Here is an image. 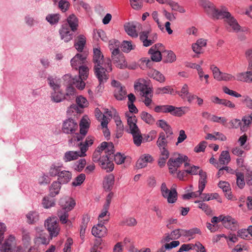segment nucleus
<instances>
[{"label": "nucleus", "instance_id": "f257e3e1", "mask_svg": "<svg viewBox=\"0 0 252 252\" xmlns=\"http://www.w3.org/2000/svg\"><path fill=\"white\" fill-rule=\"evenodd\" d=\"M45 227L48 231L49 236L45 234H40L39 236L36 237L34 243L38 246L49 244L50 240L53 237H57L59 234L60 228L56 218H48L45 221Z\"/></svg>", "mask_w": 252, "mask_h": 252}, {"label": "nucleus", "instance_id": "f03ea898", "mask_svg": "<svg viewBox=\"0 0 252 252\" xmlns=\"http://www.w3.org/2000/svg\"><path fill=\"white\" fill-rule=\"evenodd\" d=\"M157 113H167L176 117H181L189 111L188 107H176L171 105H157L154 108Z\"/></svg>", "mask_w": 252, "mask_h": 252}, {"label": "nucleus", "instance_id": "7ed1b4c3", "mask_svg": "<svg viewBox=\"0 0 252 252\" xmlns=\"http://www.w3.org/2000/svg\"><path fill=\"white\" fill-rule=\"evenodd\" d=\"M94 72L95 76L99 81L100 88L101 85L107 82L109 77V73L111 72L112 68H105L100 64H95L94 67Z\"/></svg>", "mask_w": 252, "mask_h": 252}, {"label": "nucleus", "instance_id": "20e7f679", "mask_svg": "<svg viewBox=\"0 0 252 252\" xmlns=\"http://www.w3.org/2000/svg\"><path fill=\"white\" fill-rule=\"evenodd\" d=\"M200 5L205 9L208 15L214 19H219L220 14L222 11V6L220 10L217 9L214 4L207 0H200Z\"/></svg>", "mask_w": 252, "mask_h": 252}, {"label": "nucleus", "instance_id": "39448f33", "mask_svg": "<svg viewBox=\"0 0 252 252\" xmlns=\"http://www.w3.org/2000/svg\"><path fill=\"white\" fill-rule=\"evenodd\" d=\"M139 35L144 47L152 45L158 40V34L156 32H152L151 29L140 32Z\"/></svg>", "mask_w": 252, "mask_h": 252}, {"label": "nucleus", "instance_id": "423d86ee", "mask_svg": "<svg viewBox=\"0 0 252 252\" xmlns=\"http://www.w3.org/2000/svg\"><path fill=\"white\" fill-rule=\"evenodd\" d=\"M220 19H226V21L231 28L233 31L234 32H238L241 30V26L239 25L237 20L232 16L231 14L227 11L225 7H222V11L220 14Z\"/></svg>", "mask_w": 252, "mask_h": 252}, {"label": "nucleus", "instance_id": "0eeeda50", "mask_svg": "<svg viewBox=\"0 0 252 252\" xmlns=\"http://www.w3.org/2000/svg\"><path fill=\"white\" fill-rule=\"evenodd\" d=\"M162 196L167 199L168 203L176 202L178 198V193L175 188H172L169 190L165 183H162L160 188Z\"/></svg>", "mask_w": 252, "mask_h": 252}, {"label": "nucleus", "instance_id": "6e6552de", "mask_svg": "<svg viewBox=\"0 0 252 252\" xmlns=\"http://www.w3.org/2000/svg\"><path fill=\"white\" fill-rule=\"evenodd\" d=\"M78 124L76 121L72 118H68L63 123L62 131L67 134H73L78 129Z\"/></svg>", "mask_w": 252, "mask_h": 252}, {"label": "nucleus", "instance_id": "1a4fd4ad", "mask_svg": "<svg viewBox=\"0 0 252 252\" xmlns=\"http://www.w3.org/2000/svg\"><path fill=\"white\" fill-rule=\"evenodd\" d=\"M111 53L113 62L118 68L124 69L127 67L126 62L124 54L120 52V50L115 49Z\"/></svg>", "mask_w": 252, "mask_h": 252}, {"label": "nucleus", "instance_id": "9d476101", "mask_svg": "<svg viewBox=\"0 0 252 252\" xmlns=\"http://www.w3.org/2000/svg\"><path fill=\"white\" fill-rule=\"evenodd\" d=\"M125 117L126 118L127 123L129 126V129L126 130L128 133L133 134L140 131L137 125V119L136 117L129 113L126 112L125 113Z\"/></svg>", "mask_w": 252, "mask_h": 252}, {"label": "nucleus", "instance_id": "9b49d317", "mask_svg": "<svg viewBox=\"0 0 252 252\" xmlns=\"http://www.w3.org/2000/svg\"><path fill=\"white\" fill-rule=\"evenodd\" d=\"M108 221V219L101 220L100 223L93 227L92 233L95 237L99 238L105 236L107 234V229L104 224Z\"/></svg>", "mask_w": 252, "mask_h": 252}, {"label": "nucleus", "instance_id": "f8f14e48", "mask_svg": "<svg viewBox=\"0 0 252 252\" xmlns=\"http://www.w3.org/2000/svg\"><path fill=\"white\" fill-rule=\"evenodd\" d=\"M68 26L66 24H63L59 31L61 39L65 42H68L74 37V32H72Z\"/></svg>", "mask_w": 252, "mask_h": 252}, {"label": "nucleus", "instance_id": "ddd939ff", "mask_svg": "<svg viewBox=\"0 0 252 252\" xmlns=\"http://www.w3.org/2000/svg\"><path fill=\"white\" fill-rule=\"evenodd\" d=\"M59 204L61 207V210L69 212L74 208L76 202L72 198L65 196L60 199Z\"/></svg>", "mask_w": 252, "mask_h": 252}, {"label": "nucleus", "instance_id": "4468645a", "mask_svg": "<svg viewBox=\"0 0 252 252\" xmlns=\"http://www.w3.org/2000/svg\"><path fill=\"white\" fill-rule=\"evenodd\" d=\"M87 56L85 53H77L70 61L72 68L77 70L78 68L82 66L86 62Z\"/></svg>", "mask_w": 252, "mask_h": 252}, {"label": "nucleus", "instance_id": "2eb2a0df", "mask_svg": "<svg viewBox=\"0 0 252 252\" xmlns=\"http://www.w3.org/2000/svg\"><path fill=\"white\" fill-rule=\"evenodd\" d=\"M134 87L135 90H139L140 91L141 95L144 97H153L152 88L148 87L146 85L140 82H137L134 84Z\"/></svg>", "mask_w": 252, "mask_h": 252}, {"label": "nucleus", "instance_id": "dca6fc26", "mask_svg": "<svg viewBox=\"0 0 252 252\" xmlns=\"http://www.w3.org/2000/svg\"><path fill=\"white\" fill-rule=\"evenodd\" d=\"M111 159V158L107 157V156H102L101 160L99 162L101 168L105 170L107 172L112 171L114 168V164Z\"/></svg>", "mask_w": 252, "mask_h": 252}, {"label": "nucleus", "instance_id": "f3484780", "mask_svg": "<svg viewBox=\"0 0 252 252\" xmlns=\"http://www.w3.org/2000/svg\"><path fill=\"white\" fill-rule=\"evenodd\" d=\"M188 159V157L187 156L179 154V157L177 158H170L167 162V165L173 166L177 169L183 162H186Z\"/></svg>", "mask_w": 252, "mask_h": 252}, {"label": "nucleus", "instance_id": "a211bd4d", "mask_svg": "<svg viewBox=\"0 0 252 252\" xmlns=\"http://www.w3.org/2000/svg\"><path fill=\"white\" fill-rule=\"evenodd\" d=\"M94 140V137L92 136H88L86 138L84 142H80L79 145L80 146L81 156H86V152L88 148L91 146Z\"/></svg>", "mask_w": 252, "mask_h": 252}, {"label": "nucleus", "instance_id": "6ab92c4d", "mask_svg": "<svg viewBox=\"0 0 252 252\" xmlns=\"http://www.w3.org/2000/svg\"><path fill=\"white\" fill-rule=\"evenodd\" d=\"M222 225L227 229L231 230H235L238 225L237 221L230 216H226L224 217L223 220Z\"/></svg>", "mask_w": 252, "mask_h": 252}, {"label": "nucleus", "instance_id": "aec40b11", "mask_svg": "<svg viewBox=\"0 0 252 252\" xmlns=\"http://www.w3.org/2000/svg\"><path fill=\"white\" fill-rule=\"evenodd\" d=\"M154 160L153 158L149 154H145L140 157L136 162V167L140 169L146 167L148 163H151Z\"/></svg>", "mask_w": 252, "mask_h": 252}, {"label": "nucleus", "instance_id": "412c9836", "mask_svg": "<svg viewBox=\"0 0 252 252\" xmlns=\"http://www.w3.org/2000/svg\"><path fill=\"white\" fill-rule=\"evenodd\" d=\"M66 21L67 23L64 24L68 25V28H70L72 32H75L79 26L77 17L74 14H72L67 17Z\"/></svg>", "mask_w": 252, "mask_h": 252}, {"label": "nucleus", "instance_id": "4be33fe9", "mask_svg": "<svg viewBox=\"0 0 252 252\" xmlns=\"http://www.w3.org/2000/svg\"><path fill=\"white\" fill-rule=\"evenodd\" d=\"M86 44V38L83 34H80L77 37L74 42V46L79 52H82Z\"/></svg>", "mask_w": 252, "mask_h": 252}, {"label": "nucleus", "instance_id": "5701e85b", "mask_svg": "<svg viewBox=\"0 0 252 252\" xmlns=\"http://www.w3.org/2000/svg\"><path fill=\"white\" fill-rule=\"evenodd\" d=\"M51 100L56 103H59L65 100L64 94L60 88L57 90H53L51 93Z\"/></svg>", "mask_w": 252, "mask_h": 252}, {"label": "nucleus", "instance_id": "b1692460", "mask_svg": "<svg viewBox=\"0 0 252 252\" xmlns=\"http://www.w3.org/2000/svg\"><path fill=\"white\" fill-rule=\"evenodd\" d=\"M236 80L238 81L252 83V71H247L238 73L236 75Z\"/></svg>", "mask_w": 252, "mask_h": 252}, {"label": "nucleus", "instance_id": "393cba45", "mask_svg": "<svg viewBox=\"0 0 252 252\" xmlns=\"http://www.w3.org/2000/svg\"><path fill=\"white\" fill-rule=\"evenodd\" d=\"M26 217L27 222L29 224H36L39 220V214L35 211H30L26 215Z\"/></svg>", "mask_w": 252, "mask_h": 252}, {"label": "nucleus", "instance_id": "a878e982", "mask_svg": "<svg viewBox=\"0 0 252 252\" xmlns=\"http://www.w3.org/2000/svg\"><path fill=\"white\" fill-rule=\"evenodd\" d=\"M115 177L113 174H110L104 178L103 185L105 191H110L112 189L114 184Z\"/></svg>", "mask_w": 252, "mask_h": 252}, {"label": "nucleus", "instance_id": "bb28decb", "mask_svg": "<svg viewBox=\"0 0 252 252\" xmlns=\"http://www.w3.org/2000/svg\"><path fill=\"white\" fill-rule=\"evenodd\" d=\"M72 174L69 171H62L58 176V180L62 184H65L68 183L71 179Z\"/></svg>", "mask_w": 252, "mask_h": 252}, {"label": "nucleus", "instance_id": "cd10ccee", "mask_svg": "<svg viewBox=\"0 0 252 252\" xmlns=\"http://www.w3.org/2000/svg\"><path fill=\"white\" fill-rule=\"evenodd\" d=\"M15 240V237L10 235L8 239H6L4 243L0 247V251L1 252H13L12 249V242Z\"/></svg>", "mask_w": 252, "mask_h": 252}, {"label": "nucleus", "instance_id": "c85d7f7f", "mask_svg": "<svg viewBox=\"0 0 252 252\" xmlns=\"http://www.w3.org/2000/svg\"><path fill=\"white\" fill-rule=\"evenodd\" d=\"M79 157H83L81 156V154H79V152L69 151L64 153V156L63 157V160L65 162H67L76 160Z\"/></svg>", "mask_w": 252, "mask_h": 252}, {"label": "nucleus", "instance_id": "c756f323", "mask_svg": "<svg viewBox=\"0 0 252 252\" xmlns=\"http://www.w3.org/2000/svg\"><path fill=\"white\" fill-rule=\"evenodd\" d=\"M198 175L200 177L198 181V189H200V191H203L205 188L206 183L207 182V173L202 169H199Z\"/></svg>", "mask_w": 252, "mask_h": 252}, {"label": "nucleus", "instance_id": "7c9ffc66", "mask_svg": "<svg viewBox=\"0 0 252 252\" xmlns=\"http://www.w3.org/2000/svg\"><path fill=\"white\" fill-rule=\"evenodd\" d=\"M124 29L127 34L133 38L137 37L138 34L136 31V26L132 23H127L124 25Z\"/></svg>", "mask_w": 252, "mask_h": 252}, {"label": "nucleus", "instance_id": "2f4dec72", "mask_svg": "<svg viewBox=\"0 0 252 252\" xmlns=\"http://www.w3.org/2000/svg\"><path fill=\"white\" fill-rule=\"evenodd\" d=\"M65 91V94H64L65 100L71 101L76 97V89L72 85L67 86Z\"/></svg>", "mask_w": 252, "mask_h": 252}, {"label": "nucleus", "instance_id": "473e14b6", "mask_svg": "<svg viewBox=\"0 0 252 252\" xmlns=\"http://www.w3.org/2000/svg\"><path fill=\"white\" fill-rule=\"evenodd\" d=\"M58 181H54L51 185L49 189V195L51 197H54L59 194L61 188V185Z\"/></svg>", "mask_w": 252, "mask_h": 252}, {"label": "nucleus", "instance_id": "72a5a7b5", "mask_svg": "<svg viewBox=\"0 0 252 252\" xmlns=\"http://www.w3.org/2000/svg\"><path fill=\"white\" fill-rule=\"evenodd\" d=\"M163 54V61L165 63H172L176 60V55L171 50H164Z\"/></svg>", "mask_w": 252, "mask_h": 252}, {"label": "nucleus", "instance_id": "f704fd0d", "mask_svg": "<svg viewBox=\"0 0 252 252\" xmlns=\"http://www.w3.org/2000/svg\"><path fill=\"white\" fill-rule=\"evenodd\" d=\"M126 91L125 87H121L119 89H115L114 96L119 101H122L126 98Z\"/></svg>", "mask_w": 252, "mask_h": 252}, {"label": "nucleus", "instance_id": "c9c22d12", "mask_svg": "<svg viewBox=\"0 0 252 252\" xmlns=\"http://www.w3.org/2000/svg\"><path fill=\"white\" fill-rule=\"evenodd\" d=\"M93 62L95 63V65H101V62H103V55L99 48L94 49Z\"/></svg>", "mask_w": 252, "mask_h": 252}, {"label": "nucleus", "instance_id": "e433bc0d", "mask_svg": "<svg viewBox=\"0 0 252 252\" xmlns=\"http://www.w3.org/2000/svg\"><path fill=\"white\" fill-rule=\"evenodd\" d=\"M167 138L164 132L161 131L159 133L158 137L156 143L158 148L167 147L168 144Z\"/></svg>", "mask_w": 252, "mask_h": 252}, {"label": "nucleus", "instance_id": "4c0bfd02", "mask_svg": "<svg viewBox=\"0 0 252 252\" xmlns=\"http://www.w3.org/2000/svg\"><path fill=\"white\" fill-rule=\"evenodd\" d=\"M155 94L157 95L164 94L175 95L174 90L172 89L170 86L157 88L155 90Z\"/></svg>", "mask_w": 252, "mask_h": 252}, {"label": "nucleus", "instance_id": "58836bf2", "mask_svg": "<svg viewBox=\"0 0 252 252\" xmlns=\"http://www.w3.org/2000/svg\"><path fill=\"white\" fill-rule=\"evenodd\" d=\"M48 83L52 90H57L61 88V84L56 77L54 78L52 76L49 75L47 77Z\"/></svg>", "mask_w": 252, "mask_h": 252}, {"label": "nucleus", "instance_id": "ea45409f", "mask_svg": "<svg viewBox=\"0 0 252 252\" xmlns=\"http://www.w3.org/2000/svg\"><path fill=\"white\" fill-rule=\"evenodd\" d=\"M68 211L60 210L58 211V216L60 219V220L63 224L68 223L69 224H71V222L68 220Z\"/></svg>", "mask_w": 252, "mask_h": 252}, {"label": "nucleus", "instance_id": "a19ab883", "mask_svg": "<svg viewBox=\"0 0 252 252\" xmlns=\"http://www.w3.org/2000/svg\"><path fill=\"white\" fill-rule=\"evenodd\" d=\"M148 53L151 55V58L153 62H159L162 59V55L160 51L150 48L149 50Z\"/></svg>", "mask_w": 252, "mask_h": 252}, {"label": "nucleus", "instance_id": "79ce46f5", "mask_svg": "<svg viewBox=\"0 0 252 252\" xmlns=\"http://www.w3.org/2000/svg\"><path fill=\"white\" fill-rule=\"evenodd\" d=\"M141 119L146 124L152 125L154 124L155 119L153 116L149 113L142 111L140 114Z\"/></svg>", "mask_w": 252, "mask_h": 252}, {"label": "nucleus", "instance_id": "37998d69", "mask_svg": "<svg viewBox=\"0 0 252 252\" xmlns=\"http://www.w3.org/2000/svg\"><path fill=\"white\" fill-rule=\"evenodd\" d=\"M79 75L75 76L74 77H77V79H87L89 75V68L86 65H83L78 68Z\"/></svg>", "mask_w": 252, "mask_h": 252}, {"label": "nucleus", "instance_id": "c03bdc74", "mask_svg": "<svg viewBox=\"0 0 252 252\" xmlns=\"http://www.w3.org/2000/svg\"><path fill=\"white\" fill-rule=\"evenodd\" d=\"M149 76L160 83L164 82L165 80L164 75L157 70H152L150 73Z\"/></svg>", "mask_w": 252, "mask_h": 252}, {"label": "nucleus", "instance_id": "a18cd8bd", "mask_svg": "<svg viewBox=\"0 0 252 252\" xmlns=\"http://www.w3.org/2000/svg\"><path fill=\"white\" fill-rule=\"evenodd\" d=\"M42 204L45 209H49L55 205V200L50 196H46L42 199Z\"/></svg>", "mask_w": 252, "mask_h": 252}, {"label": "nucleus", "instance_id": "49530a36", "mask_svg": "<svg viewBox=\"0 0 252 252\" xmlns=\"http://www.w3.org/2000/svg\"><path fill=\"white\" fill-rule=\"evenodd\" d=\"M168 5L171 7V9L173 11H178L182 13L186 12L185 8L183 6L180 5L178 2L174 1L169 0V1H168Z\"/></svg>", "mask_w": 252, "mask_h": 252}, {"label": "nucleus", "instance_id": "de8ad7c7", "mask_svg": "<svg viewBox=\"0 0 252 252\" xmlns=\"http://www.w3.org/2000/svg\"><path fill=\"white\" fill-rule=\"evenodd\" d=\"M230 160L231 158L228 151H222L219 158V161L220 163L221 164H227L230 162Z\"/></svg>", "mask_w": 252, "mask_h": 252}, {"label": "nucleus", "instance_id": "09e8293b", "mask_svg": "<svg viewBox=\"0 0 252 252\" xmlns=\"http://www.w3.org/2000/svg\"><path fill=\"white\" fill-rule=\"evenodd\" d=\"M195 203H198V208L203 210L207 215H212V211L209 206L202 201L196 200Z\"/></svg>", "mask_w": 252, "mask_h": 252}, {"label": "nucleus", "instance_id": "8fccbe9b", "mask_svg": "<svg viewBox=\"0 0 252 252\" xmlns=\"http://www.w3.org/2000/svg\"><path fill=\"white\" fill-rule=\"evenodd\" d=\"M218 186L222 189L223 192H229V193L228 195V198L229 199L231 198L232 194L231 192H230L231 190L230 186V184L228 182L221 181L219 183Z\"/></svg>", "mask_w": 252, "mask_h": 252}, {"label": "nucleus", "instance_id": "3c124183", "mask_svg": "<svg viewBox=\"0 0 252 252\" xmlns=\"http://www.w3.org/2000/svg\"><path fill=\"white\" fill-rule=\"evenodd\" d=\"M62 166L57 165L55 164H52L49 169V174L51 177H55L59 175L61 171Z\"/></svg>", "mask_w": 252, "mask_h": 252}, {"label": "nucleus", "instance_id": "603ef678", "mask_svg": "<svg viewBox=\"0 0 252 252\" xmlns=\"http://www.w3.org/2000/svg\"><path fill=\"white\" fill-rule=\"evenodd\" d=\"M236 183L238 187L242 189L245 186L244 173L240 172H236Z\"/></svg>", "mask_w": 252, "mask_h": 252}, {"label": "nucleus", "instance_id": "864d4df0", "mask_svg": "<svg viewBox=\"0 0 252 252\" xmlns=\"http://www.w3.org/2000/svg\"><path fill=\"white\" fill-rule=\"evenodd\" d=\"M60 19V15L59 14H48L46 17V20L51 24V25H56L57 24Z\"/></svg>", "mask_w": 252, "mask_h": 252}, {"label": "nucleus", "instance_id": "5fc2aeb1", "mask_svg": "<svg viewBox=\"0 0 252 252\" xmlns=\"http://www.w3.org/2000/svg\"><path fill=\"white\" fill-rule=\"evenodd\" d=\"M86 164V159L85 158H81L74 163V169L76 171L80 172L83 170Z\"/></svg>", "mask_w": 252, "mask_h": 252}, {"label": "nucleus", "instance_id": "6e6d98bb", "mask_svg": "<svg viewBox=\"0 0 252 252\" xmlns=\"http://www.w3.org/2000/svg\"><path fill=\"white\" fill-rule=\"evenodd\" d=\"M210 69L213 72L214 78L217 81H220L221 74L223 72H221L220 69L214 64L211 65Z\"/></svg>", "mask_w": 252, "mask_h": 252}, {"label": "nucleus", "instance_id": "4d7b16f0", "mask_svg": "<svg viewBox=\"0 0 252 252\" xmlns=\"http://www.w3.org/2000/svg\"><path fill=\"white\" fill-rule=\"evenodd\" d=\"M131 135H132L134 144L137 147L140 146L143 140V137L142 136L141 131H140L139 132H136V133H133Z\"/></svg>", "mask_w": 252, "mask_h": 252}, {"label": "nucleus", "instance_id": "13d9d810", "mask_svg": "<svg viewBox=\"0 0 252 252\" xmlns=\"http://www.w3.org/2000/svg\"><path fill=\"white\" fill-rule=\"evenodd\" d=\"M120 47L122 50L125 53H128L133 49L131 42L126 40L123 41Z\"/></svg>", "mask_w": 252, "mask_h": 252}, {"label": "nucleus", "instance_id": "bf43d9fd", "mask_svg": "<svg viewBox=\"0 0 252 252\" xmlns=\"http://www.w3.org/2000/svg\"><path fill=\"white\" fill-rule=\"evenodd\" d=\"M85 80L82 78L77 79V77H74V79H73L74 81H73L72 85H74L78 89L82 90L85 87V83L84 81Z\"/></svg>", "mask_w": 252, "mask_h": 252}, {"label": "nucleus", "instance_id": "052dcab7", "mask_svg": "<svg viewBox=\"0 0 252 252\" xmlns=\"http://www.w3.org/2000/svg\"><path fill=\"white\" fill-rule=\"evenodd\" d=\"M86 176L84 174L81 173L77 176L73 182H72V185L74 187H77L81 185L85 181Z\"/></svg>", "mask_w": 252, "mask_h": 252}, {"label": "nucleus", "instance_id": "680f3d73", "mask_svg": "<svg viewBox=\"0 0 252 252\" xmlns=\"http://www.w3.org/2000/svg\"><path fill=\"white\" fill-rule=\"evenodd\" d=\"M120 42L115 39H112L109 42V48L111 52L115 49L120 50Z\"/></svg>", "mask_w": 252, "mask_h": 252}, {"label": "nucleus", "instance_id": "e2e57ef3", "mask_svg": "<svg viewBox=\"0 0 252 252\" xmlns=\"http://www.w3.org/2000/svg\"><path fill=\"white\" fill-rule=\"evenodd\" d=\"M106 155L107 157H110L111 155H113L115 152V148L114 144L112 142H107V145L104 150Z\"/></svg>", "mask_w": 252, "mask_h": 252}, {"label": "nucleus", "instance_id": "0e129e2a", "mask_svg": "<svg viewBox=\"0 0 252 252\" xmlns=\"http://www.w3.org/2000/svg\"><path fill=\"white\" fill-rule=\"evenodd\" d=\"M126 157L120 152H117L114 155V160L116 164H121L124 162Z\"/></svg>", "mask_w": 252, "mask_h": 252}, {"label": "nucleus", "instance_id": "69168bd1", "mask_svg": "<svg viewBox=\"0 0 252 252\" xmlns=\"http://www.w3.org/2000/svg\"><path fill=\"white\" fill-rule=\"evenodd\" d=\"M242 103L249 109H252V99L248 95L243 96Z\"/></svg>", "mask_w": 252, "mask_h": 252}, {"label": "nucleus", "instance_id": "338daca9", "mask_svg": "<svg viewBox=\"0 0 252 252\" xmlns=\"http://www.w3.org/2000/svg\"><path fill=\"white\" fill-rule=\"evenodd\" d=\"M76 102L77 105L81 108H84L87 106L88 104V101L86 98L81 95L76 97Z\"/></svg>", "mask_w": 252, "mask_h": 252}, {"label": "nucleus", "instance_id": "774afa93", "mask_svg": "<svg viewBox=\"0 0 252 252\" xmlns=\"http://www.w3.org/2000/svg\"><path fill=\"white\" fill-rule=\"evenodd\" d=\"M207 142L205 141H202L194 148V151L195 153H200L204 152L206 148Z\"/></svg>", "mask_w": 252, "mask_h": 252}]
</instances>
